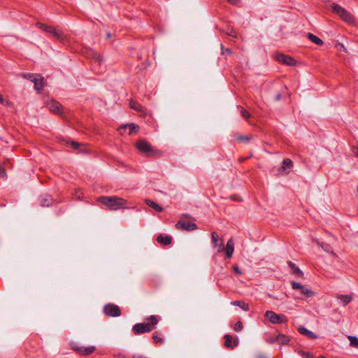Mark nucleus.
Instances as JSON below:
<instances>
[{
    "instance_id": "nucleus-1",
    "label": "nucleus",
    "mask_w": 358,
    "mask_h": 358,
    "mask_svg": "<svg viewBox=\"0 0 358 358\" xmlns=\"http://www.w3.org/2000/svg\"><path fill=\"white\" fill-rule=\"evenodd\" d=\"M98 201L113 210H118L127 204L126 200L117 196H100Z\"/></svg>"
},
{
    "instance_id": "nucleus-2",
    "label": "nucleus",
    "mask_w": 358,
    "mask_h": 358,
    "mask_svg": "<svg viewBox=\"0 0 358 358\" xmlns=\"http://www.w3.org/2000/svg\"><path fill=\"white\" fill-rule=\"evenodd\" d=\"M331 10L338 15L341 18L347 22H353V17L351 15L350 13L347 11L345 9L342 8L341 6L333 3L331 6Z\"/></svg>"
},
{
    "instance_id": "nucleus-3",
    "label": "nucleus",
    "mask_w": 358,
    "mask_h": 358,
    "mask_svg": "<svg viewBox=\"0 0 358 358\" xmlns=\"http://www.w3.org/2000/svg\"><path fill=\"white\" fill-rule=\"evenodd\" d=\"M265 317L269 320L272 324H284L287 323L288 321L286 315L283 314H277L272 310H267L265 313Z\"/></svg>"
},
{
    "instance_id": "nucleus-4",
    "label": "nucleus",
    "mask_w": 358,
    "mask_h": 358,
    "mask_svg": "<svg viewBox=\"0 0 358 358\" xmlns=\"http://www.w3.org/2000/svg\"><path fill=\"white\" fill-rule=\"evenodd\" d=\"M291 285L293 289L299 290L301 295L306 298H310L315 295V292L314 291L308 289L306 286L303 285L297 282L292 281Z\"/></svg>"
},
{
    "instance_id": "nucleus-5",
    "label": "nucleus",
    "mask_w": 358,
    "mask_h": 358,
    "mask_svg": "<svg viewBox=\"0 0 358 358\" xmlns=\"http://www.w3.org/2000/svg\"><path fill=\"white\" fill-rule=\"evenodd\" d=\"M211 243L213 248L216 249L217 252L224 251V246L223 239L220 238L215 231L211 233Z\"/></svg>"
},
{
    "instance_id": "nucleus-6",
    "label": "nucleus",
    "mask_w": 358,
    "mask_h": 358,
    "mask_svg": "<svg viewBox=\"0 0 358 358\" xmlns=\"http://www.w3.org/2000/svg\"><path fill=\"white\" fill-rule=\"evenodd\" d=\"M103 312L105 315L110 317H118L121 315V310L118 306L115 304H106L103 307Z\"/></svg>"
},
{
    "instance_id": "nucleus-7",
    "label": "nucleus",
    "mask_w": 358,
    "mask_h": 358,
    "mask_svg": "<svg viewBox=\"0 0 358 358\" xmlns=\"http://www.w3.org/2000/svg\"><path fill=\"white\" fill-rule=\"evenodd\" d=\"M133 331L136 335L142 334L152 331L148 323H138L133 326Z\"/></svg>"
},
{
    "instance_id": "nucleus-8",
    "label": "nucleus",
    "mask_w": 358,
    "mask_h": 358,
    "mask_svg": "<svg viewBox=\"0 0 358 358\" xmlns=\"http://www.w3.org/2000/svg\"><path fill=\"white\" fill-rule=\"evenodd\" d=\"M275 59L280 63L287 66H293L296 65V61L292 57L284 54H278L275 55Z\"/></svg>"
},
{
    "instance_id": "nucleus-9",
    "label": "nucleus",
    "mask_w": 358,
    "mask_h": 358,
    "mask_svg": "<svg viewBox=\"0 0 358 358\" xmlns=\"http://www.w3.org/2000/svg\"><path fill=\"white\" fill-rule=\"evenodd\" d=\"M136 148L143 153L149 155L152 152L151 145L146 141L141 140L136 143Z\"/></svg>"
},
{
    "instance_id": "nucleus-10",
    "label": "nucleus",
    "mask_w": 358,
    "mask_h": 358,
    "mask_svg": "<svg viewBox=\"0 0 358 358\" xmlns=\"http://www.w3.org/2000/svg\"><path fill=\"white\" fill-rule=\"evenodd\" d=\"M176 227L178 229L187 230V231H192L197 228V226L194 223H190L189 222L180 220L177 224Z\"/></svg>"
},
{
    "instance_id": "nucleus-11",
    "label": "nucleus",
    "mask_w": 358,
    "mask_h": 358,
    "mask_svg": "<svg viewBox=\"0 0 358 358\" xmlns=\"http://www.w3.org/2000/svg\"><path fill=\"white\" fill-rule=\"evenodd\" d=\"M47 107L51 112L55 114H59L61 113V105L55 100L48 101Z\"/></svg>"
},
{
    "instance_id": "nucleus-12",
    "label": "nucleus",
    "mask_w": 358,
    "mask_h": 358,
    "mask_svg": "<svg viewBox=\"0 0 358 358\" xmlns=\"http://www.w3.org/2000/svg\"><path fill=\"white\" fill-rule=\"evenodd\" d=\"M224 345L228 348H234L238 345V341L237 338H233L230 335L227 334L224 336Z\"/></svg>"
},
{
    "instance_id": "nucleus-13",
    "label": "nucleus",
    "mask_w": 358,
    "mask_h": 358,
    "mask_svg": "<svg viewBox=\"0 0 358 358\" xmlns=\"http://www.w3.org/2000/svg\"><path fill=\"white\" fill-rule=\"evenodd\" d=\"M292 166V162L289 159H285L282 162L281 167L279 169L280 173H288Z\"/></svg>"
},
{
    "instance_id": "nucleus-14",
    "label": "nucleus",
    "mask_w": 358,
    "mask_h": 358,
    "mask_svg": "<svg viewBox=\"0 0 358 358\" xmlns=\"http://www.w3.org/2000/svg\"><path fill=\"white\" fill-rule=\"evenodd\" d=\"M224 251H225L227 258H231L232 257L234 251V243L231 238L227 241L226 248H224Z\"/></svg>"
},
{
    "instance_id": "nucleus-15",
    "label": "nucleus",
    "mask_w": 358,
    "mask_h": 358,
    "mask_svg": "<svg viewBox=\"0 0 358 358\" xmlns=\"http://www.w3.org/2000/svg\"><path fill=\"white\" fill-rule=\"evenodd\" d=\"M336 299L341 305L345 306L352 301V297L349 294H338Z\"/></svg>"
},
{
    "instance_id": "nucleus-16",
    "label": "nucleus",
    "mask_w": 358,
    "mask_h": 358,
    "mask_svg": "<svg viewBox=\"0 0 358 358\" xmlns=\"http://www.w3.org/2000/svg\"><path fill=\"white\" fill-rule=\"evenodd\" d=\"M32 82L34 83V87L36 90H41L43 87V78L41 75H36Z\"/></svg>"
},
{
    "instance_id": "nucleus-17",
    "label": "nucleus",
    "mask_w": 358,
    "mask_h": 358,
    "mask_svg": "<svg viewBox=\"0 0 358 358\" xmlns=\"http://www.w3.org/2000/svg\"><path fill=\"white\" fill-rule=\"evenodd\" d=\"M138 128V126H137L135 124L131 123V124L122 125L119 128V131H120V134H122L123 130L129 129V134L130 135H131L136 131V129H137Z\"/></svg>"
},
{
    "instance_id": "nucleus-18",
    "label": "nucleus",
    "mask_w": 358,
    "mask_h": 358,
    "mask_svg": "<svg viewBox=\"0 0 358 358\" xmlns=\"http://www.w3.org/2000/svg\"><path fill=\"white\" fill-rule=\"evenodd\" d=\"M298 330L301 334L304 335L310 338L315 339L317 338V335L304 327H299Z\"/></svg>"
},
{
    "instance_id": "nucleus-19",
    "label": "nucleus",
    "mask_w": 358,
    "mask_h": 358,
    "mask_svg": "<svg viewBox=\"0 0 358 358\" xmlns=\"http://www.w3.org/2000/svg\"><path fill=\"white\" fill-rule=\"evenodd\" d=\"M288 264L290 268L292 270L293 273L299 278H301L303 275L302 271L294 263L292 262H289Z\"/></svg>"
},
{
    "instance_id": "nucleus-20",
    "label": "nucleus",
    "mask_w": 358,
    "mask_h": 358,
    "mask_svg": "<svg viewBox=\"0 0 358 358\" xmlns=\"http://www.w3.org/2000/svg\"><path fill=\"white\" fill-rule=\"evenodd\" d=\"M45 32L52 34L57 39H61L62 37V34L52 26H48Z\"/></svg>"
},
{
    "instance_id": "nucleus-21",
    "label": "nucleus",
    "mask_w": 358,
    "mask_h": 358,
    "mask_svg": "<svg viewBox=\"0 0 358 358\" xmlns=\"http://www.w3.org/2000/svg\"><path fill=\"white\" fill-rule=\"evenodd\" d=\"M158 243L163 244L164 245H169L171 243V238L169 236L165 235H159L157 237Z\"/></svg>"
},
{
    "instance_id": "nucleus-22",
    "label": "nucleus",
    "mask_w": 358,
    "mask_h": 358,
    "mask_svg": "<svg viewBox=\"0 0 358 358\" xmlns=\"http://www.w3.org/2000/svg\"><path fill=\"white\" fill-rule=\"evenodd\" d=\"M278 341L281 344H286L289 341V338L284 334H278L275 338L271 341V343Z\"/></svg>"
},
{
    "instance_id": "nucleus-23",
    "label": "nucleus",
    "mask_w": 358,
    "mask_h": 358,
    "mask_svg": "<svg viewBox=\"0 0 358 358\" xmlns=\"http://www.w3.org/2000/svg\"><path fill=\"white\" fill-rule=\"evenodd\" d=\"M94 350H95V348L94 346L87 347V348L80 347L78 349L79 352L83 355H90L94 351Z\"/></svg>"
},
{
    "instance_id": "nucleus-24",
    "label": "nucleus",
    "mask_w": 358,
    "mask_h": 358,
    "mask_svg": "<svg viewBox=\"0 0 358 358\" xmlns=\"http://www.w3.org/2000/svg\"><path fill=\"white\" fill-rule=\"evenodd\" d=\"M231 304L233 306H236L240 307L241 309H243L245 311L249 310V305L244 301H234L231 302Z\"/></svg>"
},
{
    "instance_id": "nucleus-25",
    "label": "nucleus",
    "mask_w": 358,
    "mask_h": 358,
    "mask_svg": "<svg viewBox=\"0 0 358 358\" xmlns=\"http://www.w3.org/2000/svg\"><path fill=\"white\" fill-rule=\"evenodd\" d=\"M52 203V198L50 195H45L41 198V204L43 206H49Z\"/></svg>"
},
{
    "instance_id": "nucleus-26",
    "label": "nucleus",
    "mask_w": 358,
    "mask_h": 358,
    "mask_svg": "<svg viewBox=\"0 0 358 358\" xmlns=\"http://www.w3.org/2000/svg\"><path fill=\"white\" fill-rule=\"evenodd\" d=\"M146 203L157 212H162L163 210V208L153 201L146 200Z\"/></svg>"
},
{
    "instance_id": "nucleus-27",
    "label": "nucleus",
    "mask_w": 358,
    "mask_h": 358,
    "mask_svg": "<svg viewBox=\"0 0 358 358\" xmlns=\"http://www.w3.org/2000/svg\"><path fill=\"white\" fill-rule=\"evenodd\" d=\"M308 37L315 44H317V45H322L323 44V41L320 38H319L317 36H315L313 34L308 33Z\"/></svg>"
},
{
    "instance_id": "nucleus-28",
    "label": "nucleus",
    "mask_w": 358,
    "mask_h": 358,
    "mask_svg": "<svg viewBox=\"0 0 358 358\" xmlns=\"http://www.w3.org/2000/svg\"><path fill=\"white\" fill-rule=\"evenodd\" d=\"M315 243L319 245L325 252L333 253L331 247L328 244L320 242L317 239L315 240Z\"/></svg>"
},
{
    "instance_id": "nucleus-29",
    "label": "nucleus",
    "mask_w": 358,
    "mask_h": 358,
    "mask_svg": "<svg viewBox=\"0 0 358 358\" xmlns=\"http://www.w3.org/2000/svg\"><path fill=\"white\" fill-rule=\"evenodd\" d=\"M130 106L131 108L137 110V111H141L142 110V106L138 103L131 100L130 101Z\"/></svg>"
},
{
    "instance_id": "nucleus-30",
    "label": "nucleus",
    "mask_w": 358,
    "mask_h": 358,
    "mask_svg": "<svg viewBox=\"0 0 358 358\" xmlns=\"http://www.w3.org/2000/svg\"><path fill=\"white\" fill-rule=\"evenodd\" d=\"M350 345L358 348V338L353 336H348Z\"/></svg>"
},
{
    "instance_id": "nucleus-31",
    "label": "nucleus",
    "mask_w": 358,
    "mask_h": 358,
    "mask_svg": "<svg viewBox=\"0 0 358 358\" xmlns=\"http://www.w3.org/2000/svg\"><path fill=\"white\" fill-rule=\"evenodd\" d=\"M92 57H93V59L94 60L95 62L98 63L99 64H101V62H102V57L101 56L97 53V52H92Z\"/></svg>"
},
{
    "instance_id": "nucleus-32",
    "label": "nucleus",
    "mask_w": 358,
    "mask_h": 358,
    "mask_svg": "<svg viewBox=\"0 0 358 358\" xmlns=\"http://www.w3.org/2000/svg\"><path fill=\"white\" fill-rule=\"evenodd\" d=\"M238 109L239 110L240 113H241L242 116L243 117H245V119H248L250 118V114L249 113V112H248L247 110H245L243 108H242L241 106H238Z\"/></svg>"
},
{
    "instance_id": "nucleus-33",
    "label": "nucleus",
    "mask_w": 358,
    "mask_h": 358,
    "mask_svg": "<svg viewBox=\"0 0 358 358\" xmlns=\"http://www.w3.org/2000/svg\"><path fill=\"white\" fill-rule=\"evenodd\" d=\"M147 320L149 322L148 324H151L152 325H155L158 322V320H157L156 316H155V315H151L150 317H149L147 319Z\"/></svg>"
},
{
    "instance_id": "nucleus-34",
    "label": "nucleus",
    "mask_w": 358,
    "mask_h": 358,
    "mask_svg": "<svg viewBox=\"0 0 358 358\" xmlns=\"http://www.w3.org/2000/svg\"><path fill=\"white\" fill-rule=\"evenodd\" d=\"M236 331H240L243 329V324L241 321L237 322L234 327Z\"/></svg>"
},
{
    "instance_id": "nucleus-35",
    "label": "nucleus",
    "mask_w": 358,
    "mask_h": 358,
    "mask_svg": "<svg viewBox=\"0 0 358 358\" xmlns=\"http://www.w3.org/2000/svg\"><path fill=\"white\" fill-rule=\"evenodd\" d=\"M237 139L240 141H245V142L248 143L251 139V137L248 136H242L238 137Z\"/></svg>"
},
{
    "instance_id": "nucleus-36",
    "label": "nucleus",
    "mask_w": 358,
    "mask_h": 358,
    "mask_svg": "<svg viewBox=\"0 0 358 358\" xmlns=\"http://www.w3.org/2000/svg\"><path fill=\"white\" fill-rule=\"evenodd\" d=\"M37 27L41 29V30H43V31L45 32L46 31V29L48 28V25H46L43 23H41V22H37L36 24Z\"/></svg>"
},
{
    "instance_id": "nucleus-37",
    "label": "nucleus",
    "mask_w": 358,
    "mask_h": 358,
    "mask_svg": "<svg viewBox=\"0 0 358 358\" xmlns=\"http://www.w3.org/2000/svg\"><path fill=\"white\" fill-rule=\"evenodd\" d=\"M221 50L222 55L231 54V50L229 48H224L223 45L221 44Z\"/></svg>"
},
{
    "instance_id": "nucleus-38",
    "label": "nucleus",
    "mask_w": 358,
    "mask_h": 358,
    "mask_svg": "<svg viewBox=\"0 0 358 358\" xmlns=\"http://www.w3.org/2000/svg\"><path fill=\"white\" fill-rule=\"evenodd\" d=\"M71 147H72L74 150H77L79 147V144L76 141H70L67 143Z\"/></svg>"
},
{
    "instance_id": "nucleus-39",
    "label": "nucleus",
    "mask_w": 358,
    "mask_h": 358,
    "mask_svg": "<svg viewBox=\"0 0 358 358\" xmlns=\"http://www.w3.org/2000/svg\"><path fill=\"white\" fill-rule=\"evenodd\" d=\"M22 76L24 78L29 79V80H31L32 81V79H34V76H36V75L31 74V73H23Z\"/></svg>"
},
{
    "instance_id": "nucleus-40",
    "label": "nucleus",
    "mask_w": 358,
    "mask_h": 358,
    "mask_svg": "<svg viewBox=\"0 0 358 358\" xmlns=\"http://www.w3.org/2000/svg\"><path fill=\"white\" fill-rule=\"evenodd\" d=\"M152 338L154 340V342L155 343H162V339L159 337H158L157 335L155 334H153L152 336Z\"/></svg>"
},
{
    "instance_id": "nucleus-41",
    "label": "nucleus",
    "mask_w": 358,
    "mask_h": 358,
    "mask_svg": "<svg viewBox=\"0 0 358 358\" xmlns=\"http://www.w3.org/2000/svg\"><path fill=\"white\" fill-rule=\"evenodd\" d=\"M227 34L231 37H234V38H236L237 36V34L236 33V31L233 29H231L229 30L228 32H227Z\"/></svg>"
},
{
    "instance_id": "nucleus-42",
    "label": "nucleus",
    "mask_w": 358,
    "mask_h": 358,
    "mask_svg": "<svg viewBox=\"0 0 358 358\" xmlns=\"http://www.w3.org/2000/svg\"><path fill=\"white\" fill-rule=\"evenodd\" d=\"M6 176L5 169L0 166V176L4 178Z\"/></svg>"
},
{
    "instance_id": "nucleus-43",
    "label": "nucleus",
    "mask_w": 358,
    "mask_h": 358,
    "mask_svg": "<svg viewBox=\"0 0 358 358\" xmlns=\"http://www.w3.org/2000/svg\"><path fill=\"white\" fill-rule=\"evenodd\" d=\"M233 269H234V271L236 273H238V274H239V275L242 274L241 271L240 270V268H239L237 266H233Z\"/></svg>"
},
{
    "instance_id": "nucleus-44",
    "label": "nucleus",
    "mask_w": 358,
    "mask_h": 358,
    "mask_svg": "<svg viewBox=\"0 0 358 358\" xmlns=\"http://www.w3.org/2000/svg\"><path fill=\"white\" fill-rule=\"evenodd\" d=\"M352 151L355 155L358 156V144L353 148Z\"/></svg>"
},
{
    "instance_id": "nucleus-45",
    "label": "nucleus",
    "mask_w": 358,
    "mask_h": 358,
    "mask_svg": "<svg viewBox=\"0 0 358 358\" xmlns=\"http://www.w3.org/2000/svg\"><path fill=\"white\" fill-rule=\"evenodd\" d=\"M76 196L78 199H81L83 198V193L82 192H78L76 193Z\"/></svg>"
},
{
    "instance_id": "nucleus-46",
    "label": "nucleus",
    "mask_w": 358,
    "mask_h": 358,
    "mask_svg": "<svg viewBox=\"0 0 358 358\" xmlns=\"http://www.w3.org/2000/svg\"><path fill=\"white\" fill-rule=\"evenodd\" d=\"M227 1L232 4H236L238 2V0H227Z\"/></svg>"
},
{
    "instance_id": "nucleus-47",
    "label": "nucleus",
    "mask_w": 358,
    "mask_h": 358,
    "mask_svg": "<svg viewBox=\"0 0 358 358\" xmlns=\"http://www.w3.org/2000/svg\"><path fill=\"white\" fill-rule=\"evenodd\" d=\"M0 103L4 104V99H3L1 94H0Z\"/></svg>"
},
{
    "instance_id": "nucleus-48",
    "label": "nucleus",
    "mask_w": 358,
    "mask_h": 358,
    "mask_svg": "<svg viewBox=\"0 0 358 358\" xmlns=\"http://www.w3.org/2000/svg\"><path fill=\"white\" fill-rule=\"evenodd\" d=\"M257 358H266V357L264 356H263V355H259V356H258Z\"/></svg>"
},
{
    "instance_id": "nucleus-49",
    "label": "nucleus",
    "mask_w": 358,
    "mask_h": 358,
    "mask_svg": "<svg viewBox=\"0 0 358 358\" xmlns=\"http://www.w3.org/2000/svg\"><path fill=\"white\" fill-rule=\"evenodd\" d=\"M280 95H278V96H277V99H280Z\"/></svg>"
},
{
    "instance_id": "nucleus-50",
    "label": "nucleus",
    "mask_w": 358,
    "mask_h": 358,
    "mask_svg": "<svg viewBox=\"0 0 358 358\" xmlns=\"http://www.w3.org/2000/svg\"><path fill=\"white\" fill-rule=\"evenodd\" d=\"M317 358H325V357H324L321 356V357H317Z\"/></svg>"
},
{
    "instance_id": "nucleus-51",
    "label": "nucleus",
    "mask_w": 358,
    "mask_h": 358,
    "mask_svg": "<svg viewBox=\"0 0 358 358\" xmlns=\"http://www.w3.org/2000/svg\"><path fill=\"white\" fill-rule=\"evenodd\" d=\"M274 299H279V298H278V297H274Z\"/></svg>"
},
{
    "instance_id": "nucleus-52",
    "label": "nucleus",
    "mask_w": 358,
    "mask_h": 358,
    "mask_svg": "<svg viewBox=\"0 0 358 358\" xmlns=\"http://www.w3.org/2000/svg\"><path fill=\"white\" fill-rule=\"evenodd\" d=\"M357 192H358V186H357Z\"/></svg>"
}]
</instances>
